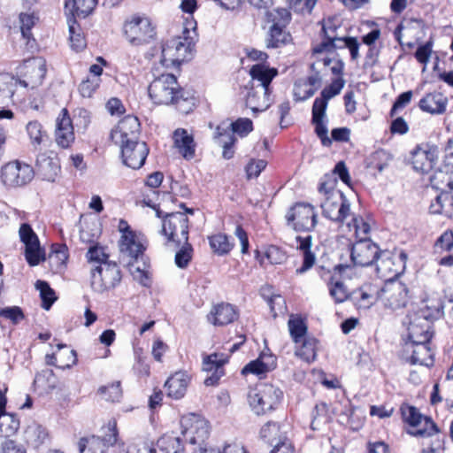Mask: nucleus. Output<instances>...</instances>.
I'll list each match as a JSON object with an SVG mask.
<instances>
[{
  "instance_id": "obj_1",
  "label": "nucleus",
  "mask_w": 453,
  "mask_h": 453,
  "mask_svg": "<svg viewBox=\"0 0 453 453\" xmlns=\"http://www.w3.org/2000/svg\"><path fill=\"white\" fill-rule=\"evenodd\" d=\"M337 179L334 175H325L318 191L323 197L320 207L324 217L339 224H343L351 217L350 203L342 192L336 188Z\"/></svg>"
},
{
  "instance_id": "obj_2",
  "label": "nucleus",
  "mask_w": 453,
  "mask_h": 453,
  "mask_svg": "<svg viewBox=\"0 0 453 453\" xmlns=\"http://www.w3.org/2000/svg\"><path fill=\"white\" fill-rule=\"evenodd\" d=\"M120 257L123 260H127L130 273L134 279L142 285L149 284V273L147 265L142 262V267L140 265V259H143L144 245L135 233H126L120 237L119 243Z\"/></svg>"
},
{
  "instance_id": "obj_3",
  "label": "nucleus",
  "mask_w": 453,
  "mask_h": 453,
  "mask_svg": "<svg viewBox=\"0 0 453 453\" xmlns=\"http://www.w3.org/2000/svg\"><path fill=\"white\" fill-rule=\"evenodd\" d=\"M149 96L154 104L159 105L177 104L184 100L177 78L171 73L155 78L149 86Z\"/></svg>"
},
{
  "instance_id": "obj_4",
  "label": "nucleus",
  "mask_w": 453,
  "mask_h": 453,
  "mask_svg": "<svg viewBox=\"0 0 453 453\" xmlns=\"http://www.w3.org/2000/svg\"><path fill=\"white\" fill-rule=\"evenodd\" d=\"M282 391L272 385L262 383L249 390L247 398L250 407L257 415H264L278 406Z\"/></svg>"
},
{
  "instance_id": "obj_5",
  "label": "nucleus",
  "mask_w": 453,
  "mask_h": 453,
  "mask_svg": "<svg viewBox=\"0 0 453 453\" xmlns=\"http://www.w3.org/2000/svg\"><path fill=\"white\" fill-rule=\"evenodd\" d=\"M35 177L33 167L19 160L10 161L1 167L0 180L7 188H22L32 181Z\"/></svg>"
},
{
  "instance_id": "obj_6",
  "label": "nucleus",
  "mask_w": 453,
  "mask_h": 453,
  "mask_svg": "<svg viewBox=\"0 0 453 453\" xmlns=\"http://www.w3.org/2000/svg\"><path fill=\"white\" fill-rule=\"evenodd\" d=\"M126 39L131 45L140 46L151 42L155 36L151 21L145 16H133L123 26Z\"/></svg>"
},
{
  "instance_id": "obj_7",
  "label": "nucleus",
  "mask_w": 453,
  "mask_h": 453,
  "mask_svg": "<svg viewBox=\"0 0 453 453\" xmlns=\"http://www.w3.org/2000/svg\"><path fill=\"white\" fill-rule=\"evenodd\" d=\"M121 280V272L114 262H104L91 270V287L98 293L115 288Z\"/></svg>"
},
{
  "instance_id": "obj_8",
  "label": "nucleus",
  "mask_w": 453,
  "mask_h": 453,
  "mask_svg": "<svg viewBox=\"0 0 453 453\" xmlns=\"http://www.w3.org/2000/svg\"><path fill=\"white\" fill-rule=\"evenodd\" d=\"M288 226L296 231H312L317 225L315 208L305 203H296L286 213Z\"/></svg>"
},
{
  "instance_id": "obj_9",
  "label": "nucleus",
  "mask_w": 453,
  "mask_h": 453,
  "mask_svg": "<svg viewBox=\"0 0 453 453\" xmlns=\"http://www.w3.org/2000/svg\"><path fill=\"white\" fill-rule=\"evenodd\" d=\"M17 78L20 87L35 88L42 84L46 75L45 60L41 58H32L23 61L17 67Z\"/></svg>"
},
{
  "instance_id": "obj_10",
  "label": "nucleus",
  "mask_w": 453,
  "mask_h": 453,
  "mask_svg": "<svg viewBox=\"0 0 453 453\" xmlns=\"http://www.w3.org/2000/svg\"><path fill=\"white\" fill-rule=\"evenodd\" d=\"M401 411L403 420L413 427V430L409 432L410 434L426 438L439 434V428L433 419L423 416L416 407L405 406L402 407Z\"/></svg>"
},
{
  "instance_id": "obj_11",
  "label": "nucleus",
  "mask_w": 453,
  "mask_h": 453,
  "mask_svg": "<svg viewBox=\"0 0 453 453\" xmlns=\"http://www.w3.org/2000/svg\"><path fill=\"white\" fill-rule=\"evenodd\" d=\"M378 275L387 280H395V278L403 273L405 267V255H395L388 250H380L374 262Z\"/></svg>"
},
{
  "instance_id": "obj_12",
  "label": "nucleus",
  "mask_w": 453,
  "mask_h": 453,
  "mask_svg": "<svg viewBox=\"0 0 453 453\" xmlns=\"http://www.w3.org/2000/svg\"><path fill=\"white\" fill-rule=\"evenodd\" d=\"M181 435L190 444H201L209 436V424L201 416L189 413L180 419Z\"/></svg>"
},
{
  "instance_id": "obj_13",
  "label": "nucleus",
  "mask_w": 453,
  "mask_h": 453,
  "mask_svg": "<svg viewBox=\"0 0 453 453\" xmlns=\"http://www.w3.org/2000/svg\"><path fill=\"white\" fill-rule=\"evenodd\" d=\"M162 233L168 241L180 245L182 242L188 240V219L183 212H173L167 214L162 225Z\"/></svg>"
},
{
  "instance_id": "obj_14",
  "label": "nucleus",
  "mask_w": 453,
  "mask_h": 453,
  "mask_svg": "<svg viewBox=\"0 0 453 453\" xmlns=\"http://www.w3.org/2000/svg\"><path fill=\"white\" fill-rule=\"evenodd\" d=\"M408 288L399 280H387L378 293L379 300L392 310L403 308L408 302Z\"/></svg>"
},
{
  "instance_id": "obj_15",
  "label": "nucleus",
  "mask_w": 453,
  "mask_h": 453,
  "mask_svg": "<svg viewBox=\"0 0 453 453\" xmlns=\"http://www.w3.org/2000/svg\"><path fill=\"white\" fill-rule=\"evenodd\" d=\"M108 434L104 438L91 436L81 438L79 441L80 453H105L109 446H113L118 441L117 423L115 420L108 423Z\"/></svg>"
},
{
  "instance_id": "obj_16",
  "label": "nucleus",
  "mask_w": 453,
  "mask_h": 453,
  "mask_svg": "<svg viewBox=\"0 0 453 453\" xmlns=\"http://www.w3.org/2000/svg\"><path fill=\"white\" fill-rule=\"evenodd\" d=\"M19 237L25 245V257L31 266H35L45 260V252L42 249L39 239L28 224H22L19 227Z\"/></svg>"
},
{
  "instance_id": "obj_17",
  "label": "nucleus",
  "mask_w": 453,
  "mask_h": 453,
  "mask_svg": "<svg viewBox=\"0 0 453 453\" xmlns=\"http://www.w3.org/2000/svg\"><path fill=\"white\" fill-rule=\"evenodd\" d=\"M139 119L133 115H127L119 120L118 125L111 131L110 138L115 144L122 146L127 143L139 142Z\"/></svg>"
},
{
  "instance_id": "obj_18",
  "label": "nucleus",
  "mask_w": 453,
  "mask_h": 453,
  "mask_svg": "<svg viewBox=\"0 0 453 453\" xmlns=\"http://www.w3.org/2000/svg\"><path fill=\"white\" fill-rule=\"evenodd\" d=\"M279 19H273L266 37L267 48H280L292 40L291 35L286 31L285 27L290 20V13L286 9L277 11Z\"/></svg>"
},
{
  "instance_id": "obj_19",
  "label": "nucleus",
  "mask_w": 453,
  "mask_h": 453,
  "mask_svg": "<svg viewBox=\"0 0 453 453\" xmlns=\"http://www.w3.org/2000/svg\"><path fill=\"white\" fill-rule=\"evenodd\" d=\"M429 316H432V313H426L422 310L410 316L408 326L409 342H430L433 334L430 331Z\"/></svg>"
},
{
  "instance_id": "obj_20",
  "label": "nucleus",
  "mask_w": 453,
  "mask_h": 453,
  "mask_svg": "<svg viewBox=\"0 0 453 453\" xmlns=\"http://www.w3.org/2000/svg\"><path fill=\"white\" fill-rule=\"evenodd\" d=\"M349 251L354 265L369 266L374 264L380 249L369 238H361L351 246Z\"/></svg>"
},
{
  "instance_id": "obj_21",
  "label": "nucleus",
  "mask_w": 453,
  "mask_h": 453,
  "mask_svg": "<svg viewBox=\"0 0 453 453\" xmlns=\"http://www.w3.org/2000/svg\"><path fill=\"white\" fill-rule=\"evenodd\" d=\"M123 163L132 168L140 169L145 163L149 148L144 142H135L120 146Z\"/></svg>"
},
{
  "instance_id": "obj_22",
  "label": "nucleus",
  "mask_w": 453,
  "mask_h": 453,
  "mask_svg": "<svg viewBox=\"0 0 453 453\" xmlns=\"http://www.w3.org/2000/svg\"><path fill=\"white\" fill-rule=\"evenodd\" d=\"M234 134L228 120L222 121L214 131L213 141L222 148V157L225 159H231L234 156V146L237 142Z\"/></svg>"
},
{
  "instance_id": "obj_23",
  "label": "nucleus",
  "mask_w": 453,
  "mask_h": 453,
  "mask_svg": "<svg viewBox=\"0 0 453 453\" xmlns=\"http://www.w3.org/2000/svg\"><path fill=\"white\" fill-rule=\"evenodd\" d=\"M238 316L235 306L228 303H220L212 306L207 319L213 326H224L235 321Z\"/></svg>"
},
{
  "instance_id": "obj_24",
  "label": "nucleus",
  "mask_w": 453,
  "mask_h": 453,
  "mask_svg": "<svg viewBox=\"0 0 453 453\" xmlns=\"http://www.w3.org/2000/svg\"><path fill=\"white\" fill-rule=\"evenodd\" d=\"M430 342H407L405 350L411 352L410 362L411 365L431 366L434 364V354L429 347Z\"/></svg>"
},
{
  "instance_id": "obj_25",
  "label": "nucleus",
  "mask_w": 453,
  "mask_h": 453,
  "mask_svg": "<svg viewBox=\"0 0 453 453\" xmlns=\"http://www.w3.org/2000/svg\"><path fill=\"white\" fill-rule=\"evenodd\" d=\"M271 88H263V87H253L250 88L246 96V105L253 112L264 111L272 104Z\"/></svg>"
},
{
  "instance_id": "obj_26",
  "label": "nucleus",
  "mask_w": 453,
  "mask_h": 453,
  "mask_svg": "<svg viewBox=\"0 0 453 453\" xmlns=\"http://www.w3.org/2000/svg\"><path fill=\"white\" fill-rule=\"evenodd\" d=\"M74 140L73 127L67 110L63 109L57 119L56 142L62 148H67Z\"/></svg>"
},
{
  "instance_id": "obj_27",
  "label": "nucleus",
  "mask_w": 453,
  "mask_h": 453,
  "mask_svg": "<svg viewBox=\"0 0 453 453\" xmlns=\"http://www.w3.org/2000/svg\"><path fill=\"white\" fill-rule=\"evenodd\" d=\"M173 140L174 147L185 159L190 160L195 157L196 144L188 130L177 128L173 134Z\"/></svg>"
},
{
  "instance_id": "obj_28",
  "label": "nucleus",
  "mask_w": 453,
  "mask_h": 453,
  "mask_svg": "<svg viewBox=\"0 0 453 453\" xmlns=\"http://www.w3.org/2000/svg\"><path fill=\"white\" fill-rule=\"evenodd\" d=\"M296 249L303 255V265L301 267L296 270V274H302L306 271L310 270L316 262V255L314 251H312V237L311 235L306 236H296Z\"/></svg>"
},
{
  "instance_id": "obj_29",
  "label": "nucleus",
  "mask_w": 453,
  "mask_h": 453,
  "mask_svg": "<svg viewBox=\"0 0 453 453\" xmlns=\"http://www.w3.org/2000/svg\"><path fill=\"white\" fill-rule=\"evenodd\" d=\"M322 31L324 40L313 48L314 55L332 52L340 43V40L343 39V37L338 36L336 27L330 20L323 25Z\"/></svg>"
},
{
  "instance_id": "obj_30",
  "label": "nucleus",
  "mask_w": 453,
  "mask_h": 453,
  "mask_svg": "<svg viewBox=\"0 0 453 453\" xmlns=\"http://www.w3.org/2000/svg\"><path fill=\"white\" fill-rule=\"evenodd\" d=\"M190 382L189 376L184 372H177L168 378L165 387L168 396L174 399L182 398Z\"/></svg>"
},
{
  "instance_id": "obj_31",
  "label": "nucleus",
  "mask_w": 453,
  "mask_h": 453,
  "mask_svg": "<svg viewBox=\"0 0 453 453\" xmlns=\"http://www.w3.org/2000/svg\"><path fill=\"white\" fill-rule=\"evenodd\" d=\"M38 172L48 181H54L60 171L59 160L56 155L40 154L36 160Z\"/></svg>"
},
{
  "instance_id": "obj_32",
  "label": "nucleus",
  "mask_w": 453,
  "mask_h": 453,
  "mask_svg": "<svg viewBox=\"0 0 453 453\" xmlns=\"http://www.w3.org/2000/svg\"><path fill=\"white\" fill-rule=\"evenodd\" d=\"M250 74L251 76V86L270 88V84L278 74V71L265 65L257 64L250 68Z\"/></svg>"
},
{
  "instance_id": "obj_33",
  "label": "nucleus",
  "mask_w": 453,
  "mask_h": 453,
  "mask_svg": "<svg viewBox=\"0 0 453 453\" xmlns=\"http://www.w3.org/2000/svg\"><path fill=\"white\" fill-rule=\"evenodd\" d=\"M226 362V359L219 357L218 354H211L207 356L203 362V369L206 372H214L211 376L204 380L206 386H214L218 384L219 379L223 375V365Z\"/></svg>"
},
{
  "instance_id": "obj_34",
  "label": "nucleus",
  "mask_w": 453,
  "mask_h": 453,
  "mask_svg": "<svg viewBox=\"0 0 453 453\" xmlns=\"http://www.w3.org/2000/svg\"><path fill=\"white\" fill-rule=\"evenodd\" d=\"M448 98L439 92L426 94L418 103L419 108L431 114H442L446 111Z\"/></svg>"
},
{
  "instance_id": "obj_35",
  "label": "nucleus",
  "mask_w": 453,
  "mask_h": 453,
  "mask_svg": "<svg viewBox=\"0 0 453 453\" xmlns=\"http://www.w3.org/2000/svg\"><path fill=\"white\" fill-rule=\"evenodd\" d=\"M379 291L372 285H364L350 294V300L358 309H368L377 300Z\"/></svg>"
},
{
  "instance_id": "obj_36",
  "label": "nucleus",
  "mask_w": 453,
  "mask_h": 453,
  "mask_svg": "<svg viewBox=\"0 0 453 453\" xmlns=\"http://www.w3.org/2000/svg\"><path fill=\"white\" fill-rule=\"evenodd\" d=\"M435 161L434 150L417 148L412 153L411 162L417 172L428 173Z\"/></svg>"
},
{
  "instance_id": "obj_37",
  "label": "nucleus",
  "mask_w": 453,
  "mask_h": 453,
  "mask_svg": "<svg viewBox=\"0 0 453 453\" xmlns=\"http://www.w3.org/2000/svg\"><path fill=\"white\" fill-rule=\"evenodd\" d=\"M429 211L432 214H443L450 217L453 213V196L449 191H441L431 203Z\"/></svg>"
},
{
  "instance_id": "obj_38",
  "label": "nucleus",
  "mask_w": 453,
  "mask_h": 453,
  "mask_svg": "<svg viewBox=\"0 0 453 453\" xmlns=\"http://www.w3.org/2000/svg\"><path fill=\"white\" fill-rule=\"evenodd\" d=\"M19 86V81L8 74H0V101L4 104L11 100L13 103L19 101L14 88Z\"/></svg>"
},
{
  "instance_id": "obj_39",
  "label": "nucleus",
  "mask_w": 453,
  "mask_h": 453,
  "mask_svg": "<svg viewBox=\"0 0 453 453\" xmlns=\"http://www.w3.org/2000/svg\"><path fill=\"white\" fill-rule=\"evenodd\" d=\"M326 117V110L320 106L319 108L312 107L311 123L315 126V133L321 140L324 146H329L332 140L328 137V129L324 122Z\"/></svg>"
},
{
  "instance_id": "obj_40",
  "label": "nucleus",
  "mask_w": 453,
  "mask_h": 453,
  "mask_svg": "<svg viewBox=\"0 0 453 453\" xmlns=\"http://www.w3.org/2000/svg\"><path fill=\"white\" fill-rule=\"evenodd\" d=\"M295 354L307 363L313 362L317 356V340L311 336L303 339L296 344Z\"/></svg>"
},
{
  "instance_id": "obj_41",
  "label": "nucleus",
  "mask_w": 453,
  "mask_h": 453,
  "mask_svg": "<svg viewBox=\"0 0 453 453\" xmlns=\"http://www.w3.org/2000/svg\"><path fill=\"white\" fill-rule=\"evenodd\" d=\"M97 4V0H65V8L73 15L85 18Z\"/></svg>"
},
{
  "instance_id": "obj_42",
  "label": "nucleus",
  "mask_w": 453,
  "mask_h": 453,
  "mask_svg": "<svg viewBox=\"0 0 453 453\" xmlns=\"http://www.w3.org/2000/svg\"><path fill=\"white\" fill-rule=\"evenodd\" d=\"M184 437L176 434H167L163 435L158 441L159 449L165 453H182L184 450Z\"/></svg>"
},
{
  "instance_id": "obj_43",
  "label": "nucleus",
  "mask_w": 453,
  "mask_h": 453,
  "mask_svg": "<svg viewBox=\"0 0 453 453\" xmlns=\"http://www.w3.org/2000/svg\"><path fill=\"white\" fill-rule=\"evenodd\" d=\"M344 86V82L342 80H335L329 86L326 87L322 92L321 96L317 97L314 100L312 107L319 108L320 106L323 110L326 111L328 101L334 96L340 94L341 90Z\"/></svg>"
},
{
  "instance_id": "obj_44",
  "label": "nucleus",
  "mask_w": 453,
  "mask_h": 453,
  "mask_svg": "<svg viewBox=\"0 0 453 453\" xmlns=\"http://www.w3.org/2000/svg\"><path fill=\"white\" fill-rule=\"evenodd\" d=\"M288 327L291 339L296 344H299L303 339L308 337L307 325L299 316L291 315L288 321Z\"/></svg>"
},
{
  "instance_id": "obj_45",
  "label": "nucleus",
  "mask_w": 453,
  "mask_h": 453,
  "mask_svg": "<svg viewBox=\"0 0 453 453\" xmlns=\"http://www.w3.org/2000/svg\"><path fill=\"white\" fill-rule=\"evenodd\" d=\"M176 37L168 40L161 46L160 63L165 67L179 65L176 50Z\"/></svg>"
},
{
  "instance_id": "obj_46",
  "label": "nucleus",
  "mask_w": 453,
  "mask_h": 453,
  "mask_svg": "<svg viewBox=\"0 0 453 453\" xmlns=\"http://www.w3.org/2000/svg\"><path fill=\"white\" fill-rule=\"evenodd\" d=\"M46 429L36 423H34L27 427L25 430V438L27 443L37 447L41 445L47 438Z\"/></svg>"
},
{
  "instance_id": "obj_47",
  "label": "nucleus",
  "mask_w": 453,
  "mask_h": 453,
  "mask_svg": "<svg viewBox=\"0 0 453 453\" xmlns=\"http://www.w3.org/2000/svg\"><path fill=\"white\" fill-rule=\"evenodd\" d=\"M27 132L35 147L45 144L49 141L48 134L38 121L28 122L27 125Z\"/></svg>"
},
{
  "instance_id": "obj_48",
  "label": "nucleus",
  "mask_w": 453,
  "mask_h": 453,
  "mask_svg": "<svg viewBox=\"0 0 453 453\" xmlns=\"http://www.w3.org/2000/svg\"><path fill=\"white\" fill-rule=\"evenodd\" d=\"M331 418L327 404L319 403L314 408L311 427L313 430H319L323 425L327 424Z\"/></svg>"
},
{
  "instance_id": "obj_49",
  "label": "nucleus",
  "mask_w": 453,
  "mask_h": 453,
  "mask_svg": "<svg viewBox=\"0 0 453 453\" xmlns=\"http://www.w3.org/2000/svg\"><path fill=\"white\" fill-rule=\"evenodd\" d=\"M19 427V419L12 414L0 415V436L11 437L14 435Z\"/></svg>"
},
{
  "instance_id": "obj_50",
  "label": "nucleus",
  "mask_w": 453,
  "mask_h": 453,
  "mask_svg": "<svg viewBox=\"0 0 453 453\" xmlns=\"http://www.w3.org/2000/svg\"><path fill=\"white\" fill-rule=\"evenodd\" d=\"M327 285L329 294L336 303H343L349 298L350 299L351 293L348 291L342 280L332 278Z\"/></svg>"
},
{
  "instance_id": "obj_51",
  "label": "nucleus",
  "mask_w": 453,
  "mask_h": 453,
  "mask_svg": "<svg viewBox=\"0 0 453 453\" xmlns=\"http://www.w3.org/2000/svg\"><path fill=\"white\" fill-rule=\"evenodd\" d=\"M260 435L272 445L286 438L280 431V425L275 422L265 424L260 430Z\"/></svg>"
},
{
  "instance_id": "obj_52",
  "label": "nucleus",
  "mask_w": 453,
  "mask_h": 453,
  "mask_svg": "<svg viewBox=\"0 0 453 453\" xmlns=\"http://www.w3.org/2000/svg\"><path fill=\"white\" fill-rule=\"evenodd\" d=\"M66 361L62 359V354L57 357L55 354H47L45 357V362L48 365H55L61 369L69 368L76 363L77 357L74 350H67Z\"/></svg>"
},
{
  "instance_id": "obj_53",
  "label": "nucleus",
  "mask_w": 453,
  "mask_h": 453,
  "mask_svg": "<svg viewBox=\"0 0 453 453\" xmlns=\"http://www.w3.org/2000/svg\"><path fill=\"white\" fill-rule=\"evenodd\" d=\"M209 242L211 250L219 256L227 254L233 248V244L228 241L227 235L224 234L211 236Z\"/></svg>"
},
{
  "instance_id": "obj_54",
  "label": "nucleus",
  "mask_w": 453,
  "mask_h": 453,
  "mask_svg": "<svg viewBox=\"0 0 453 453\" xmlns=\"http://www.w3.org/2000/svg\"><path fill=\"white\" fill-rule=\"evenodd\" d=\"M176 50L179 65L191 57L194 48L193 40L188 36L176 37Z\"/></svg>"
},
{
  "instance_id": "obj_55",
  "label": "nucleus",
  "mask_w": 453,
  "mask_h": 453,
  "mask_svg": "<svg viewBox=\"0 0 453 453\" xmlns=\"http://www.w3.org/2000/svg\"><path fill=\"white\" fill-rule=\"evenodd\" d=\"M35 286L36 288L40 291V296L42 301V307L45 310H49L56 301L54 290L46 281L43 280H37Z\"/></svg>"
},
{
  "instance_id": "obj_56",
  "label": "nucleus",
  "mask_w": 453,
  "mask_h": 453,
  "mask_svg": "<svg viewBox=\"0 0 453 453\" xmlns=\"http://www.w3.org/2000/svg\"><path fill=\"white\" fill-rule=\"evenodd\" d=\"M350 220L345 221L347 227L351 231L354 230V233L360 240L361 238H366V235L370 232V226L368 223L365 222L363 219H357L354 217V215L351 213V217H349Z\"/></svg>"
},
{
  "instance_id": "obj_57",
  "label": "nucleus",
  "mask_w": 453,
  "mask_h": 453,
  "mask_svg": "<svg viewBox=\"0 0 453 453\" xmlns=\"http://www.w3.org/2000/svg\"><path fill=\"white\" fill-rule=\"evenodd\" d=\"M98 393L106 401L118 402L122 396L120 382L116 381L108 386H102L99 388Z\"/></svg>"
},
{
  "instance_id": "obj_58",
  "label": "nucleus",
  "mask_w": 453,
  "mask_h": 453,
  "mask_svg": "<svg viewBox=\"0 0 453 453\" xmlns=\"http://www.w3.org/2000/svg\"><path fill=\"white\" fill-rule=\"evenodd\" d=\"M38 21L35 13L21 12L19 14L20 30L22 36L29 40L32 37L31 29Z\"/></svg>"
},
{
  "instance_id": "obj_59",
  "label": "nucleus",
  "mask_w": 453,
  "mask_h": 453,
  "mask_svg": "<svg viewBox=\"0 0 453 453\" xmlns=\"http://www.w3.org/2000/svg\"><path fill=\"white\" fill-rule=\"evenodd\" d=\"M432 181L437 189L441 191H446L445 188H449V191L453 190V171L450 173L439 171L434 175Z\"/></svg>"
},
{
  "instance_id": "obj_60",
  "label": "nucleus",
  "mask_w": 453,
  "mask_h": 453,
  "mask_svg": "<svg viewBox=\"0 0 453 453\" xmlns=\"http://www.w3.org/2000/svg\"><path fill=\"white\" fill-rule=\"evenodd\" d=\"M272 369V365L265 363L261 357L250 362L248 365H246L242 370V373L243 375H246L248 373H252L257 376L263 375L266 372H268Z\"/></svg>"
},
{
  "instance_id": "obj_61",
  "label": "nucleus",
  "mask_w": 453,
  "mask_h": 453,
  "mask_svg": "<svg viewBox=\"0 0 453 453\" xmlns=\"http://www.w3.org/2000/svg\"><path fill=\"white\" fill-rule=\"evenodd\" d=\"M228 125L232 131L240 137L247 136L253 130V123L248 118H239L235 121H228Z\"/></svg>"
},
{
  "instance_id": "obj_62",
  "label": "nucleus",
  "mask_w": 453,
  "mask_h": 453,
  "mask_svg": "<svg viewBox=\"0 0 453 453\" xmlns=\"http://www.w3.org/2000/svg\"><path fill=\"white\" fill-rule=\"evenodd\" d=\"M183 246L175 255V264L180 268H185L192 257V246L186 242H182Z\"/></svg>"
},
{
  "instance_id": "obj_63",
  "label": "nucleus",
  "mask_w": 453,
  "mask_h": 453,
  "mask_svg": "<svg viewBox=\"0 0 453 453\" xmlns=\"http://www.w3.org/2000/svg\"><path fill=\"white\" fill-rule=\"evenodd\" d=\"M0 318L8 319L12 324L17 325L24 319L25 316L20 307L10 306L0 310Z\"/></svg>"
},
{
  "instance_id": "obj_64",
  "label": "nucleus",
  "mask_w": 453,
  "mask_h": 453,
  "mask_svg": "<svg viewBox=\"0 0 453 453\" xmlns=\"http://www.w3.org/2000/svg\"><path fill=\"white\" fill-rule=\"evenodd\" d=\"M127 453H156V448L153 441L138 440L128 446Z\"/></svg>"
}]
</instances>
